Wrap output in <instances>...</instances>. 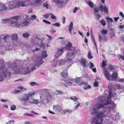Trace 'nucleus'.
I'll list each match as a JSON object with an SVG mask.
<instances>
[{"label":"nucleus","instance_id":"nucleus-1","mask_svg":"<svg viewBox=\"0 0 124 124\" xmlns=\"http://www.w3.org/2000/svg\"><path fill=\"white\" fill-rule=\"evenodd\" d=\"M112 95V92L109 91V95L107 100H105L104 97H99L95 106L96 108L95 107L93 108L94 113H96V117L101 123L103 120V118L106 116L107 112L112 116L113 115V114H110V111L112 110V107H110V106L108 105L111 102V97Z\"/></svg>","mask_w":124,"mask_h":124},{"label":"nucleus","instance_id":"nucleus-2","mask_svg":"<svg viewBox=\"0 0 124 124\" xmlns=\"http://www.w3.org/2000/svg\"><path fill=\"white\" fill-rule=\"evenodd\" d=\"M4 62L2 59H0V72L2 75L0 74V82L3 81L7 77H10L12 73L10 71L7 67H5Z\"/></svg>","mask_w":124,"mask_h":124},{"label":"nucleus","instance_id":"nucleus-3","mask_svg":"<svg viewBox=\"0 0 124 124\" xmlns=\"http://www.w3.org/2000/svg\"><path fill=\"white\" fill-rule=\"evenodd\" d=\"M19 16H15L11 17L9 19H3L2 22L3 23H10L12 26L18 27L20 26V22L19 21Z\"/></svg>","mask_w":124,"mask_h":124},{"label":"nucleus","instance_id":"nucleus-4","mask_svg":"<svg viewBox=\"0 0 124 124\" xmlns=\"http://www.w3.org/2000/svg\"><path fill=\"white\" fill-rule=\"evenodd\" d=\"M75 56V54L74 53V51H70L67 54L66 56V58L67 59V61H66V63L67 64L68 63L69 64L68 67L70 66L72 64L71 60Z\"/></svg>","mask_w":124,"mask_h":124},{"label":"nucleus","instance_id":"nucleus-5","mask_svg":"<svg viewBox=\"0 0 124 124\" xmlns=\"http://www.w3.org/2000/svg\"><path fill=\"white\" fill-rule=\"evenodd\" d=\"M99 9L101 12L104 11L107 14H108V7L107 8L106 6L104 7L102 5H100L99 7V8H95L94 9V10L95 13H97L99 11Z\"/></svg>","mask_w":124,"mask_h":124},{"label":"nucleus","instance_id":"nucleus-6","mask_svg":"<svg viewBox=\"0 0 124 124\" xmlns=\"http://www.w3.org/2000/svg\"><path fill=\"white\" fill-rule=\"evenodd\" d=\"M8 67L9 69H10L12 70H15V72L16 74L18 73L20 71H21L22 70L19 69L18 67L15 63L9 64Z\"/></svg>","mask_w":124,"mask_h":124},{"label":"nucleus","instance_id":"nucleus-7","mask_svg":"<svg viewBox=\"0 0 124 124\" xmlns=\"http://www.w3.org/2000/svg\"><path fill=\"white\" fill-rule=\"evenodd\" d=\"M8 4L9 8L11 10H12L15 8H17L16 7V0L10 1L8 2Z\"/></svg>","mask_w":124,"mask_h":124},{"label":"nucleus","instance_id":"nucleus-8","mask_svg":"<svg viewBox=\"0 0 124 124\" xmlns=\"http://www.w3.org/2000/svg\"><path fill=\"white\" fill-rule=\"evenodd\" d=\"M21 69H22L21 72L24 75L29 74L30 73V70L27 67H22L20 68Z\"/></svg>","mask_w":124,"mask_h":124},{"label":"nucleus","instance_id":"nucleus-9","mask_svg":"<svg viewBox=\"0 0 124 124\" xmlns=\"http://www.w3.org/2000/svg\"><path fill=\"white\" fill-rule=\"evenodd\" d=\"M103 71L105 76L107 79L109 81H111V76L106 68L103 69Z\"/></svg>","mask_w":124,"mask_h":124},{"label":"nucleus","instance_id":"nucleus-10","mask_svg":"<svg viewBox=\"0 0 124 124\" xmlns=\"http://www.w3.org/2000/svg\"><path fill=\"white\" fill-rule=\"evenodd\" d=\"M53 1L56 4V5L58 6L59 8H62V5L63 2L62 1L59 0H53Z\"/></svg>","mask_w":124,"mask_h":124},{"label":"nucleus","instance_id":"nucleus-11","mask_svg":"<svg viewBox=\"0 0 124 124\" xmlns=\"http://www.w3.org/2000/svg\"><path fill=\"white\" fill-rule=\"evenodd\" d=\"M64 49L63 47L58 49V50L57 54L56 55V56L57 57L60 56L63 53Z\"/></svg>","mask_w":124,"mask_h":124},{"label":"nucleus","instance_id":"nucleus-12","mask_svg":"<svg viewBox=\"0 0 124 124\" xmlns=\"http://www.w3.org/2000/svg\"><path fill=\"white\" fill-rule=\"evenodd\" d=\"M84 85L83 87V88L85 90L88 88H91V86L90 85H88L87 83L83 81L81 82L80 84V85Z\"/></svg>","mask_w":124,"mask_h":124},{"label":"nucleus","instance_id":"nucleus-13","mask_svg":"<svg viewBox=\"0 0 124 124\" xmlns=\"http://www.w3.org/2000/svg\"><path fill=\"white\" fill-rule=\"evenodd\" d=\"M118 74L116 72H114L113 73L111 77V80L114 81H116L118 77Z\"/></svg>","mask_w":124,"mask_h":124},{"label":"nucleus","instance_id":"nucleus-14","mask_svg":"<svg viewBox=\"0 0 124 124\" xmlns=\"http://www.w3.org/2000/svg\"><path fill=\"white\" fill-rule=\"evenodd\" d=\"M16 7L17 8L20 7H24L23 1H21L16 0Z\"/></svg>","mask_w":124,"mask_h":124},{"label":"nucleus","instance_id":"nucleus-15","mask_svg":"<svg viewBox=\"0 0 124 124\" xmlns=\"http://www.w3.org/2000/svg\"><path fill=\"white\" fill-rule=\"evenodd\" d=\"M106 19H107V21L108 23H107V24L108 25V27L109 28L111 27L112 25V24H111L110 25L109 23H112L113 22V21L112 19L108 17H106Z\"/></svg>","mask_w":124,"mask_h":124},{"label":"nucleus","instance_id":"nucleus-16","mask_svg":"<svg viewBox=\"0 0 124 124\" xmlns=\"http://www.w3.org/2000/svg\"><path fill=\"white\" fill-rule=\"evenodd\" d=\"M29 96L27 93H25L23 96L21 98V99L22 101H26L29 100Z\"/></svg>","mask_w":124,"mask_h":124},{"label":"nucleus","instance_id":"nucleus-17","mask_svg":"<svg viewBox=\"0 0 124 124\" xmlns=\"http://www.w3.org/2000/svg\"><path fill=\"white\" fill-rule=\"evenodd\" d=\"M91 122L92 123L95 122V124H102L98 118L97 119L95 118H93L92 119Z\"/></svg>","mask_w":124,"mask_h":124},{"label":"nucleus","instance_id":"nucleus-18","mask_svg":"<svg viewBox=\"0 0 124 124\" xmlns=\"http://www.w3.org/2000/svg\"><path fill=\"white\" fill-rule=\"evenodd\" d=\"M53 109L56 110L58 112H60L62 110V108L61 107L58 105H54L53 106Z\"/></svg>","mask_w":124,"mask_h":124},{"label":"nucleus","instance_id":"nucleus-19","mask_svg":"<svg viewBox=\"0 0 124 124\" xmlns=\"http://www.w3.org/2000/svg\"><path fill=\"white\" fill-rule=\"evenodd\" d=\"M80 63L81 65L84 67H85L87 66L86 61L85 59H82L80 61Z\"/></svg>","mask_w":124,"mask_h":124},{"label":"nucleus","instance_id":"nucleus-20","mask_svg":"<svg viewBox=\"0 0 124 124\" xmlns=\"http://www.w3.org/2000/svg\"><path fill=\"white\" fill-rule=\"evenodd\" d=\"M66 62V61H65V60H63L62 59L60 60L58 62L59 64V65H61L63 64H64L65 63V64L67 65V66L68 67V68L69 67H68V66H69V64L68 63L67 64Z\"/></svg>","mask_w":124,"mask_h":124},{"label":"nucleus","instance_id":"nucleus-21","mask_svg":"<svg viewBox=\"0 0 124 124\" xmlns=\"http://www.w3.org/2000/svg\"><path fill=\"white\" fill-rule=\"evenodd\" d=\"M64 81L68 84H72L73 83V79H72L70 78H68L64 80Z\"/></svg>","mask_w":124,"mask_h":124},{"label":"nucleus","instance_id":"nucleus-22","mask_svg":"<svg viewBox=\"0 0 124 124\" xmlns=\"http://www.w3.org/2000/svg\"><path fill=\"white\" fill-rule=\"evenodd\" d=\"M81 79V77L79 78L76 77L74 79H73V83H75L78 84L79 83Z\"/></svg>","mask_w":124,"mask_h":124},{"label":"nucleus","instance_id":"nucleus-23","mask_svg":"<svg viewBox=\"0 0 124 124\" xmlns=\"http://www.w3.org/2000/svg\"><path fill=\"white\" fill-rule=\"evenodd\" d=\"M38 64L40 65L42 64L43 62V59L41 57H39L38 58L37 60Z\"/></svg>","mask_w":124,"mask_h":124},{"label":"nucleus","instance_id":"nucleus-24","mask_svg":"<svg viewBox=\"0 0 124 124\" xmlns=\"http://www.w3.org/2000/svg\"><path fill=\"white\" fill-rule=\"evenodd\" d=\"M91 36L92 39V41L93 42V43L94 45V46L96 47V49L97 50L98 49V48L97 46V45L96 44V43L95 42V38L94 37V35L93 34H91Z\"/></svg>","mask_w":124,"mask_h":124},{"label":"nucleus","instance_id":"nucleus-25","mask_svg":"<svg viewBox=\"0 0 124 124\" xmlns=\"http://www.w3.org/2000/svg\"><path fill=\"white\" fill-rule=\"evenodd\" d=\"M53 94H55V95H58L59 94H62L63 93V91L58 90H56L55 92L53 93Z\"/></svg>","mask_w":124,"mask_h":124},{"label":"nucleus","instance_id":"nucleus-26","mask_svg":"<svg viewBox=\"0 0 124 124\" xmlns=\"http://www.w3.org/2000/svg\"><path fill=\"white\" fill-rule=\"evenodd\" d=\"M87 4L91 8H93L94 7V5L93 3L91 0H88L87 1Z\"/></svg>","mask_w":124,"mask_h":124},{"label":"nucleus","instance_id":"nucleus-27","mask_svg":"<svg viewBox=\"0 0 124 124\" xmlns=\"http://www.w3.org/2000/svg\"><path fill=\"white\" fill-rule=\"evenodd\" d=\"M58 60L57 59L53 60L52 62V65L53 67H55L57 64Z\"/></svg>","mask_w":124,"mask_h":124},{"label":"nucleus","instance_id":"nucleus-28","mask_svg":"<svg viewBox=\"0 0 124 124\" xmlns=\"http://www.w3.org/2000/svg\"><path fill=\"white\" fill-rule=\"evenodd\" d=\"M73 23L71 22L69 26V30L70 31V34H71V31L73 29Z\"/></svg>","mask_w":124,"mask_h":124},{"label":"nucleus","instance_id":"nucleus-29","mask_svg":"<svg viewBox=\"0 0 124 124\" xmlns=\"http://www.w3.org/2000/svg\"><path fill=\"white\" fill-rule=\"evenodd\" d=\"M30 36V34L27 32L24 33L23 34V37L26 39L28 38Z\"/></svg>","mask_w":124,"mask_h":124},{"label":"nucleus","instance_id":"nucleus-30","mask_svg":"<svg viewBox=\"0 0 124 124\" xmlns=\"http://www.w3.org/2000/svg\"><path fill=\"white\" fill-rule=\"evenodd\" d=\"M68 75V73L67 71H63L61 73V75L62 77L66 78Z\"/></svg>","mask_w":124,"mask_h":124},{"label":"nucleus","instance_id":"nucleus-31","mask_svg":"<svg viewBox=\"0 0 124 124\" xmlns=\"http://www.w3.org/2000/svg\"><path fill=\"white\" fill-rule=\"evenodd\" d=\"M72 44L70 42H69L68 44L66 45L65 47L66 49H69L72 47Z\"/></svg>","mask_w":124,"mask_h":124},{"label":"nucleus","instance_id":"nucleus-32","mask_svg":"<svg viewBox=\"0 0 124 124\" xmlns=\"http://www.w3.org/2000/svg\"><path fill=\"white\" fill-rule=\"evenodd\" d=\"M38 100L33 99L32 100V101H30L29 102L31 104H37L38 102Z\"/></svg>","mask_w":124,"mask_h":124},{"label":"nucleus","instance_id":"nucleus-33","mask_svg":"<svg viewBox=\"0 0 124 124\" xmlns=\"http://www.w3.org/2000/svg\"><path fill=\"white\" fill-rule=\"evenodd\" d=\"M17 37V34H15L12 35L11 38L13 40L16 41L18 39Z\"/></svg>","mask_w":124,"mask_h":124},{"label":"nucleus","instance_id":"nucleus-34","mask_svg":"<svg viewBox=\"0 0 124 124\" xmlns=\"http://www.w3.org/2000/svg\"><path fill=\"white\" fill-rule=\"evenodd\" d=\"M41 1V0H35L34 2V4L36 6L40 5Z\"/></svg>","mask_w":124,"mask_h":124},{"label":"nucleus","instance_id":"nucleus-35","mask_svg":"<svg viewBox=\"0 0 124 124\" xmlns=\"http://www.w3.org/2000/svg\"><path fill=\"white\" fill-rule=\"evenodd\" d=\"M1 9L0 10V11L4 10L7 9V7L4 4H2L1 5Z\"/></svg>","mask_w":124,"mask_h":124},{"label":"nucleus","instance_id":"nucleus-36","mask_svg":"<svg viewBox=\"0 0 124 124\" xmlns=\"http://www.w3.org/2000/svg\"><path fill=\"white\" fill-rule=\"evenodd\" d=\"M24 6L26 7L30 5V3L29 2L28 0H25L23 1Z\"/></svg>","mask_w":124,"mask_h":124},{"label":"nucleus","instance_id":"nucleus-37","mask_svg":"<svg viewBox=\"0 0 124 124\" xmlns=\"http://www.w3.org/2000/svg\"><path fill=\"white\" fill-rule=\"evenodd\" d=\"M108 31L106 29H102L101 31V34L104 36L106 35L108 33Z\"/></svg>","mask_w":124,"mask_h":124},{"label":"nucleus","instance_id":"nucleus-38","mask_svg":"<svg viewBox=\"0 0 124 124\" xmlns=\"http://www.w3.org/2000/svg\"><path fill=\"white\" fill-rule=\"evenodd\" d=\"M39 41H40V43L39 45V46L42 48L43 49H44L45 48L44 44L43 43L42 41L41 40H39Z\"/></svg>","mask_w":124,"mask_h":124},{"label":"nucleus","instance_id":"nucleus-39","mask_svg":"<svg viewBox=\"0 0 124 124\" xmlns=\"http://www.w3.org/2000/svg\"><path fill=\"white\" fill-rule=\"evenodd\" d=\"M100 23H101L102 25L104 26H105L106 25V23L105 20L103 19H102L100 21Z\"/></svg>","mask_w":124,"mask_h":124},{"label":"nucleus","instance_id":"nucleus-40","mask_svg":"<svg viewBox=\"0 0 124 124\" xmlns=\"http://www.w3.org/2000/svg\"><path fill=\"white\" fill-rule=\"evenodd\" d=\"M22 23L25 26H27L30 24L29 22L27 20H26L23 21L22 22Z\"/></svg>","mask_w":124,"mask_h":124},{"label":"nucleus","instance_id":"nucleus-41","mask_svg":"<svg viewBox=\"0 0 124 124\" xmlns=\"http://www.w3.org/2000/svg\"><path fill=\"white\" fill-rule=\"evenodd\" d=\"M42 55L43 57H46L47 56L46 51H43L42 53Z\"/></svg>","mask_w":124,"mask_h":124},{"label":"nucleus","instance_id":"nucleus-42","mask_svg":"<svg viewBox=\"0 0 124 124\" xmlns=\"http://www.w3.org/2000/svg\"><path fill=\"white\" fill-rule=\"evenodd\" d=\"M36 18L37 16L35 15H33L29 19V20H33L36 19Z\"/></svg>","mask_w":124,"mask_h":124},{"label":"nucleus","instance_id":"nucleus-43","mask_svg":"<svg viewBox=\"0 0 124 124\" xmlns=\"http://www.w3.org/2000/svg\"><path fill=\"white\" fill-rule=\"evenodd\" d=\"M70 99L71 100H73L74 102L78 100V98L76 96L71 97Z\"/></svg>","mask_w":124,"mask_h":124},{"label":"nucleus","instance_id":"nucleus-44","mask_svg":"<svg viewBox=\"0 0 124 124\" xmlns=\"http://www.w3.org/2000/svg\"><path fill=\"white\" fill-rule=\"evenodd\" d=\"M29 97H31L33 96L35 94V93L34 92H31L30 93L27 94Z\"/></svg>","mask_w":124,"mask_h":124},{"label":"nucleus","instance_id":"nucleus-45","mask_svg":"<svg viewBox=\"0 0 124 124\" xmlns=\"http://www.w3.org/2000/svg\"><path fill=\"white\" fill-rule=\"evenodd\" d=\"M63 111L64 113L67 112L70 113L72 112L69 109H63Z\"/></svg>","mask_w":124,"mask_h":124},{"label":"nucleus","instance_id":"nucleus-46","mask_svg":"<svg viewBox=\"0 0 124 124\" xmlns=\"http://www.w3.org/2000/svg\"><path fill=\"white\" fill-rule=\"evenodd\" d=\"M9 38L10 37L8 35H6L4 36L3 39V40L6 41L7 39H9Z\"/></svg>","mask_w":124,"mask_h":124},{"label":"nucleus","instance_id":"nucleus-47","mask_svg":"<svg viewBox=\"0 0 124 124\" xmlns=\"http://www.w3.org/2000/svg\"><path fill=\"white\" fill-rule=\"evenodd\" d=\"M89 67L90 69H92L94 67V64L91 62L89 63Z\"/></svg>","mask_w":124,"mask_h":124},{"label":"nucleus","instance_id":"nucleus-48","mask_svg":"<svg viewBox=\"0 0 124 124\" xmlns=\"http://www.w3.org/2000/svg\"><path fill=\"white\" fill-rule=\"evenodd\" d=\"M43 7H46V8H48L49 7V5L47 2H45L43 4Z\"/></svg>","mask_w":124,"mask_h":124},{"label":"nucleus","instance_id":"nucleus-49","mask_svg":"<svg viewBox=\"0 0 124 124\" xmlns=\"http://www.w3.org/2000/svg\"><path fill=\"white\" fill-rule=\"evenodd\" d=\"M46 96L49 99H52L53 98L52 96L49 93L46 94Z\"/></svg>","mask_w":124,"mask_h":124},{"label":"nucleus","instance_id":"nucleus-50","mask_svg":"<svg viewBox=\"0 0 124 124\" xmlns=\"http://www.w3.org/2000/svg\"><path fill=\"white\" fill-rule=\"evenodd\" d=\"M16 108V106L15 105H13L11 106V109L12 110H14Z\"/></svg>","mask_w":124,"mask_h":124},{"label":"nucleus","instance_id":"nucleus-51","mask_svg":"<svg viewBox=\"0 0 124 124\" xmlns=\"http://www.w3.org/2000/svg\"><path fill=\"white\" fill-rule=\"evenodd\" d=\"M18 88L22 90V91H24L26 90L27 89L26 88H24L23 87L21 86H19L18 87Z\"/></svg>","mask_w":124,"mask_h":124},{"label":"nucleus","instance_id":"nucleus-52","mask_svg":"<svg viewBox=\"0 0 124 124\" xmlns=\"http://www.w3.org/2000/svg\"><path fill=\"white\" fill-rule=\"evenodd\" d=\"M88 58L90 59H91L92 58H93V57L91 55L90 52V51H89V52L88 53Z\"/></svg>","mask_w":124,"mask_h":124},{"label":"nucleus","instance_id":"nucleus-53","mask_svg":"<svg viewBox=\"0 0 124 124\" xmlns=\"http://www.w3.org/2000/svg\"><path fill=\"white\" fill-rule=\"evenodd\" d=\"M15 122V121L13 120H9L8 122H7L6 124H14Z\"/></svg>","mask_w":124,"mask_h":124},{"label":"nucleus","instance_id":"nucleus-54","mask_svg":"<svg viewBox=\"0 0 124 124\" xmlns=\"http://www.w3.org/2000/svg\"><path fill=\"white\" fill-rule=\"evenodd\" d=\"M95 15L96 16V19H99L100 17L101 16L98 14H95Z\"/></svg>","mask_w":124,"mask_h":124},{"label":"nucleus","instance_id":"nucleus-55","mask_svg":"<svg viewBox=\"0 0 124 124\" xmlns=\"http://www.w3.org/2000/svg\"><path fill=\"white\" fill-rule=\"evenodd\" d=\"M30 84L32 86H33L35 85H36V83L35 82H31L30 83Z\"/></svg>","mask_w":124,"mask_h":124},{"label":"nucleus","instance_id":"nucleus-56","mask_svg":"<svg viewBox=\"0 0 124 124\" xmlns=\"http://www.w3.org/2000/svg\"><path fill=\"white\" fill-rule=\"evenodd\" d=\"M43 21L46 24H51V23L50 22L44 19L43 20Z\"/></svg>","mask_w":124,"mask_h":124},{"label":"nucleus","instance_id":"nucleus-57","mask_svg":"<svg viewBox=\"0 0 124 124\" xmlns=\"http://www.w3.org/2000/svg\"><path fill=\"white\" fill-rule=\"evenodd\" d=\"M79 8H78L77 7H76L74 10H73V12L74 13H75L79 9Z\"/></svg>","mask_w":124,"mask_h":124},{"label":"nucleus","instance_id":"nucleus-58","mask_svg":"<svg viewBox=\"0 0 124 124\" xmlns=\"http://www.w3.org/2000/svg\"><path fill=\"white\" fill-rule=\"evenodd\" d=\"M53 25L57 26V27H59L60 26V24L58 23H55L53 24H52Z\"/></svg>","mask_w":124,"mask_h":124},{"label":"nucleus","instance_id":"nucleus-59","mask_svg":"<svg viewBox=\"0 0 124 124\" xmlns=\"http://www.w3.org/2000/svg\"><path fill=\"white\" fill-rule=\"evenodd\" d=\"M50 15H51V17L52 18L55 19L56 18V17L52 14H50Z\"/></svg>","mask_w":124,"mask_h":124},{"label":"nucleus","instance_id":"nucleus-60","mask_svg":"<svg viewBox=\"0 0 124 124\" xmlns=\"http://www.w3.org/2000/svg\"><path fill=\"white\" fill-rule=\"evenodd\" d=\"M108 38L105 36H104L103 37V40L104 42L107 41L108 40Z\"/></svg>","mask_w":124,"mask_h":124},{"label":"nucleus","instance_id":"nucleus-61","mask_svg":"<svg viewBox=\"0 0 124 124\" xmlns=\"http://www.w3.org/2000/svg\"><path fill=\"white\" fill-rule=\"evenodd\" d=\"M43 16L46 19H47L49 16V15L48 14H45Z\"/></svg>","mask_w":124,"mask_h":124},{"label":"nucleus","instance_id":"nucleus-62","mask_svg":"<svg viewBox=\"0 0 124 124\" xmlns=\"http://www.w3.org/2000/svg\"><path fill=\"white\" fill-rule=\"evenodd\" d=\"M103 38L101 36L99 35V40L100 42H101L102 40H103Z\"/></svg>","mask_w":124,"mask_h":124},{"label":"nucleus","instance_id":"nucleus-63","mask_svg":"<svg viewBox=\"0 0 124 124\" xmlns=\"http://www.w3.org/2000/svg\"><path fill=\"white\" fill-rule=\"evenodd\" d=\"M23 18L25 20L27 19L28 20H29L28 16L27 15H24L23 16Z\"/></svg>","mask_w":124,"mask_h":124},{"label":"nucleus","instance_id":"nucleus-64","mask_svg":"<svg viewBox=\"0 0 124 124\" xmlns=\"http://www.w3.org/2000/svg\"><path fill=\"white\" fill-rule=\"evenodd\" d=\"M118 81L120 82H121L122 83H124V78H119L118 79Z\"/></svg>","mask_w":124,"mask_h":124}]
</instances>
